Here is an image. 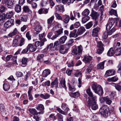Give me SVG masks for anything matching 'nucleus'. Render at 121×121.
Segmentation results:
<instances>
[{
  "label": "nucleus",
  "mask_w": 121,
  "mask_h": 121,
  "mask_svg": "<svg viewBox=\"0 0 121 121\" xmlns=\"http://www.w3.org/2000/svg\"><path fill=\"white\" fill-rule=\"evenodd\" d=\"M19 42L18 40V38L17 36H16L13 40V42L12 44L13 46V47H17L18 45V43Z\"/></svg>",
  "instance_id": "nucleus-22"
},
{
  "label": "nucleus",
  "mask_w": 121,
  "mask_h": 121,
  "mask_svg": "<svg viewBox=\"0 0 121 121\" xmlns=\"http://www.w3.org/2000/svg\"><path fill=\"white\" fill-rule=\"evenodd\" d=\"M69 45L67 44L61 45L60 47V52L63 54L67 53L69 49Z\"/></svg>",
  "instance_id": "nucleus-4"
},
{
  "label": "nucleus",
  "mask_w": 121,
  "mask_h": 121,
  "mask_svg": "<svg viewBox=\"0 0 121 121\" xmlns=\"http://www.w3.org/2000/svg\"><path fill=\"white\" fill-rule=\"evenodd\" d=\"M85 29L84 27H81L78 29L76 33V36H79L82 35L85 31Z\"/></svg>",
  "instance_id": "nucleus-13"
},
{
  "label": "nucleus",
  "mask_w": 121,
  "mask_h": 121,
  "mask_svg": "<svg viewBox=\"0 0 121 121\" xmlns=\"http://www.w3.org/2000/svg\"><path fill=\"white\" fill-rule=\"evenodd\" d=\"M27 19V17L26 15L22 16L21 18V20L24 22H26Z\"/></svg>",
  "instance_id": "nucleus-48"
},
{
  "label": "nucleus",
  "mask_w": 121,
  "mask_h": 121,
  "mask_svg": "<svg viewBox=\"0 0 121 121\" xmlns=\"http://www.w3.org/2000/svg\"><path fill=\"white\" fill-rule=\"evenodd\" d=\"M27 47L29 48V51L31 52H33L36 49V46L33 44H29L27 46Z\"/></svg>",
  "instance_id": "nucleus-10"
},
{
  "label": "nucleus",
  "mask_w": 121,
  "mask_h": 121,
  "mask_svg": "<svg viewBox=\"0 0 121 121\" xmlns=\"http://www.w3.org/2000/svg\"><path fill=\"white\" fill-rule=\"evenodd\" d=\"M115 72L114 69L109 70L106 71L105 76L106 77L115 74Z\"/></svg>",
  "instance_id": "nucleus-11"
},
{
  "label": "nucleus",
  "mask_w": 121,
  "mask_h": 121,
  "mask_svg": "<svg viewBox=\"0 0 121 121\" xmlns=\"http://www.w3.org/2000/svg\"><path fill=\"white\" fill-rule=\"evenodd\" d=\"M105 102L107 104L109 105H110L112 102L110 99L107 97H106Z\"/></svg>",
  "instance_id": "nucleus-42"
},
{
  "label": "nucleus",
  "mask_w": 121,
  "mask_h": 121,
  "mask_svg": "<svg viewBox=\"0 0 121 121\" xmlns=\"http://www.w3.org/2000/svg\"><path fill=\"white\" fill-rule=\"evenodd\" d=\"M91 97L92 98V99L93 101V102H91V103H96L97 97L96 96H94L93 95Z\"/></svg>",
  "instance_id": "nucleus-58"
},
{
  "label": "nucleus",
  "mask_w": 121,
  "mask_h": 121,
  "mask_svg": "<svg viewBox=\"0 0 121 121\" xmlns=\"http://www.w3.org/2000/svg\"><path fill=\"white\" fill-rule=\"evenodd\" d=\"M74 26L76 28H78L80 26V24L79 22H77L74 24Z\"/></svg>",
  "instance_id": "nucleus-64"
},
{
  "label": "nucleus",
  "mask_w": 121,
  "mask_h": 121,
  "mask_svg": "<svg viewBox=\"0 0 121 121\" xmlns=\"http://www.w3.org/2000/svg\"><path fill=\"white\" fill-rule=\"evenodd\" d=\"M5 7L3 5H1L0 7V12L3 13L5 11Z\"/></svg>",
  "instance_id": "nucleus-55"
},
{
  "label": "nucleus",
  "mask_w": 121,
  "mask_h": 121,
  "mask_svg": "<svg viewBox=\"0 0 121 121\" xmlns=\"http://www.w3.org/2000/svg\"><path fill=\"white\" fill-rule=\"evenodd\" d=\"M32 26L35 27L40 24V23L36 20L33 19L31 20L30 22Z\"/></svg>",
  "instance_id": "nucleus-19"
},
{
  "label": "nucleus",
  "mask_w": 121,
  "mask_h": 121,
  "mask_svg": "<svg viewBox=\"0 0 121 121\" xmlns=\"http://www.w3.org/2000/svg\"><path fill=\"white\" fill-rule=\"evenodd\" d=\"M104 50V48H99V49L97 50V52L98 54H100Z\"/></svg>",
  "instance_id": "nucleus-57"
},
{
  "label": "nucleus",
  "mask_w": 121,
  "mask_h": 121,
  "mask_svg": "<svg viewBox=\"0 0 121 121\" xmlns=\"http://www.w3.org/2000/svg\"><path fill=\"white\" fill-rule=\"evenodd\" d=\"M50 73V71L49 70L45 69L43 71L42 75L43 77L45 78Z\"/></svg>",
  "instance_id": "nucleus-20"
},
{
  "label": "nucleus",
  "mask_w": 121,
  "mask_h": 121,
  "mask_svg": "<svg viewBox=\"0 0 121 121\" xmlns=\"http://www.w3.org/2000/svg\"><path fill=\"white\" fill-rule=\"evenodd\" d=\"M13 15V12L11 11L8 12L6 14V17L7 18H9L12 17Z\"/></svg>",
  "instance_id": "nucleus-30"
},
{
  "label": "nucleus",
  "mask_w": 121,
  "mask_h": 121,
  "mask_svg": "<svg viewBox=\"0 0 121 121\" xmlns=\"http://www.w3.org/2000/svg\"><path fill=\"white\" fill-rule=\"evenodd\" d=\"M42 27L40 24L35 27V30L37 32L39 33L42 30Z\"/></svg>",
  "instance_id": "nucleus-29"
},
{
  "label": "nucleus",
  "mask_w": 121,
  "mask_h": 121,
  "mask_svg": "<svg viewBox=\"0 0 121 121\" xmlns=\"http://www.w3.org/2000/svg\"><path fill=\"white\" fill-rule=\"evenodd\" d=\"M60 83L62 87L64 88L65 90H66L67 87L66 86L65 80H63L61 81L60 82Z\"/></svg>",
  "instance_id": "nucleus-43"
},
{
  "label": "nucleus",
  "mask_w": 121,
  "mask_h": 121,
  "mask_svg": "<svg viewBox=\"0 0 121 121\" xmlns=\"http://www.w3.org/2000/svg\"><path fill=\"white\" fill-rule=\"evenodd\" d=\"M114 23V21L112 19L109 20L106 25V28L107 30H110Z\"/></svg>",
  "instance_id": "nucleus-9"
},
{
  "label": "nucleus",
  "mask_w": 121,
  "mask_h": 121,
  "mask_svg": "<svg viewBox=\"0 0 121 121\" xmlns=\"http://www.w3.org/2000/svg\"><path fill=\"white\" fill-rule=\"evenodd\" d=\"M13 0H6L5 2L3 3H5L8 8H12L13 6Z\"/></svg>",
  "instance_id": "nucleus-7"
},
{
  "label": "nucleus",
  "mask_w": 121,
  "mask_h": 121,
  "mask_svg": "<svg viewBox=\"0 0 121 121\" xmlns=\"http://www.w3.org/2000/svg\"><path fill=\"white\" fill-rule=\"evenodd\" d=\"M114 53L113 49V48H111L109 50L107 53V54L108 56H111L113 55Z\"/></svg>",
  "instance_id": "nucleus-26"
},
{
  "label": "nucleus",
  "mask_w": 121,
  "mask_h": 121,
  "mask_svg": "<svg viewBox=\"0 0 121 121\" xmlns=\"http://www.w3.org/2000/svg\"><path fill=\"white\" fill-rule=\"evenodd\" d=\"M70 95L71 97L76 98L79 96L80 94L78 92H76L74 93H71L70 94Z\"/></svg>",
  "instance_id": "nucleus-33"
},
{
  "label": "nucleus",
  "mask_w": 121,
  "mask_h": 121,
  "mask_svg": "<svg viewBox=\"0 0 121 121\" xmlns=\"http://www.w3.org/2000/svg\"><path fill=\"white\" fill-rule=\"evenodd\" d=\"M78 50H77L76 46H73V49L72 52L73 55H77L78 54L80 55L82 53L83 48L82 46L80 45L77 47Z\"/></svg>",
  "instance_id": "nucleus-2"
},
{
  "label": "nucleus",
  "mask_w": 121,
  "mask_h": 121,
  "mask_svg": "<svg viewBox=\"0 0 121 121\" xmlns=\"http://www.w3.org/2000/svg\"><path fill=\"white\" fill-rule=\"evenodd\" d=\"M26 36L28 40H30L31 39V36L29 32H28L26 33Z\"/></svg>",
  "instance_id": "nucleus-52"
},
{
  "label": "nucleus",
  "mask_w": 121,
  "mask_h": 121,
  "mask_svg": "<svg viewBox=\"0 0 121 121\" xmlns=\"http://www.w3.org/2000/svg\"><path fill=\"white\" fill-rule=\"evenodd\" d=\"M86 92L87 94L90 97L92 96L93 93L91 91L90 88H88L86 90Z\"/></svg>",
  "instance_id": "nucleus-41"
},
{
  "label": "nucleus",
  "mask_w": 121,
  "mask_h": 121,
  "mask_svg": "<svg viewBox=\"0 0 121 121\" xmlns=\"http://www.w3.org/2000/svg\"><path fill=\"white\" fill-rule=\"evenodd\" d=\"M110 15H112V14L116 16H117V12L116 10L113 9H112L109 12Z\"/></svg>",
  "instance_id": "nucleus-44"
},
{
  "label": "nucleus",
  "mask_w": 121,
  "mask_h": 121,
  "mask_svg": "<svg viewBox=\"0 0 121 121\" xmlns=\"http://www.w3.org/2000/svg\"><path fill=\"white\" fill-rule=\"evenodd\" d=\"M16 75L17 77H20L22 76L23 74L22 72H17Z\"/></svg>",
  "instance_id": "nucleus-59"
},
{
  "label": "nucleus",
  "mask_w": 121,
  "mask_h": 121,
  "mask_svg": "<svg viewBox=\"0 0 121 121\" xmlns=\"http://www.w3.org/2000/svg\"><path fill=\"white\" fill-rule=\"evenodd\" d=\"M91 87L92 89L96 94H98L100 96L103 95V89L100 85L96 83H94L91 85Z\"/></svg>",
  "instance_id": "nucleus-1"
},
{
  "label": "nucleus",
  "mask_w": 121,
  "mask_h": 121,
  "mask_svg": "<svg viewBox=\"0 0 121 121\" xmlns=\"http://www.w3.org/2000/svg\"><path fill=\"white\" fill-rule=\"evenodd\" d=\"M58 121H63V117L62 115L59 114H57Z\"/></svg>",
  "instance_id": "nucleus-51"
},
{
  "label": "nucleus",
  "mask_w": 121,
  "mask_h": 121,
  "mask_svg": "<svg viewBox=\"0 0 121 121\" xmlns=\"http://www.w3.org/2000/svg\"><path fill=\"white\" fill-rule=\"evenodd\" d=\"M90 13V11L88 9H86L82 13V14L84 16H88Z\"/></svg>",
  "instance_id": "nucleus-34"
},
{
  "label": "nucleus",
  "mask_w": 121,
  "mask_h": 121,
  "mask_svg": "<svg viewBox=\"0 0 121 121\" xmlns=\"http://www.w3.org/2000/svg\"><path fill=\"white\" fill-rule=\"evenodd\" d=\"M106 61L104 60V61L100 63L99 64L97 65V67L99 69H103L104 68V62Z\"/></svg>",
  "instance_id": "nucleus-27"
},
{
  "label": "nucleus",
  "mask_w": 121,
  "mask_h": 121,
  "mask_svg": "<svg viewBox=\"0 0 121 121\" xmlns=\"http://www.w3.org/2000/svg\"><path fill=\"white\" fill-rule=\"evenodd\" d=\"M76 0H62V2L63 3H67L68 5L70 4L71 3H73Z\"/></svg>",
  "instance_id": "nucleus-40"
},
{
  "label": "nucleus",
  "mask_w": 121,
  "mask_h": 121,
  "mask_svg": "<svg viewBox=\"0 0 121 121\" xmlns=\"http://www.w3.org/2000/svg\"><path fill=\"white\" fill-rule=\"evenodd\" d=\"M93 25L92 22H89L86 25V29H89L91 28Z\"/></svg>",
  "instance_id": "nucleus-49"
},
{
  "label": "nucleus",
  "mask_w": 121,
  "mask_h": 121,
  "mask_svg": "<svg viewBox=\"0 0 121 121\" xmlns=\"http://www.w3.org/2000/svg\"><path fill=\"white\" fill-rule=\"evenodd\" d=\"M118 79L117 77H113L110 79V80L113 82H115L117 81Z\"/></svg>",
  "instance_id": "nucleus-62"
},
{
  "label": "nucleus",
  "mask_w": 121,
  "mask_h": 121,
  "mask_svg": "<svg viewBox=\"0 0 121 121\" xmlns=\"http://www.w3.org/2000/svg\"><path fill=\"white\" fill-rule=\"evenodd\" d=\"M58 79L57 78H56L54 81L51 83V88H53L54 86H55L56 88H57L58 87Z\"/></svg>",
  "instance_id": "nucleus-16"
},
{
  "label": "nucleus",
  "mask_w": 121,
  "mask_h": 121,
  "mask_svg": "<svg viewBox=\"0 0 121 121\" xmlns=\"http://www.w3.org/2000/svg\"><path fill=\"white\" fill-rule=\"evenodd\" d=\"M54 16H53L48 19L47 21L48 23L49 24H51L54 20Z\"/></svg>",
  "instance_id": "nucleus-47"
},
{
  "label": "nucleus",
  "mask_w": 121,
  "mask_h": 121,
  "mask_svg": "<svg viewBox=\"0 0 121 121\" xmlns=\"http://www.w3.org/2000/svg\"><path fill=\"white\" fill-rule=\"evenodd\" d=\"M78 36H76V34H74L72 32H71L69 35V37L70 38L75 37L76 38Z\"/></svg>",
  "instance_id": "nucleus-53"
},
{
  "label": "nucleus",
  "mask_w": 121,
  "mask_h": 121,
  "mask_svg": "<svg viewBox=\"0 0 121 121\" xmlns=\"http://www.w3.org/2000/svg\"><path fill=\"white\" fill-rule=\"evenodd\" d=\"M67 39V37L65 36H64L61 37L59 39V42L61 44L64 43Z\"/></svg>",
  "instance_id": "nucleus-25"
},
{
  "label": "nucleus",
  "mask_w": 121,
  "mask_h": 121,
  "mask_svg": "<svg viewBox=\"0 0 121 121\" xmlns=\"http://www.w3.org/2000/svg\"><path fill=\"white\" fill-rule=\"evenodd\" d=\"M23 10L25 12L28 13L29 14H31L32 13L31 10L29 9L27 6H24L23 7Z\"/></svg>",
  "instance_id": "nucleus-24"
},
{
  "label": "nucleus",
  "mask_w": 121,
  "mask_h": 121,
  "mask_svg": "<svg viewBox=\"0 0 121 121\" xmlns=\"http://www.w3.org/2000/svg\"><path fill=\"white\" fill-rule=\"evenodd\" d=\"M53 46V44L50 43L47 47V49L49 51L50 50H52V49L53 48L52 47Z\"/></svg>",
  "instance_id": "nucleus-56"
},
{
  "label": "nucleus",
  "mask_w": 121,
  "mask_h": 121,
  "mask_svg": "<svg viewBox=\"0 0 121 121\" xmlns=\"http://www.w3.org/2000/svg\"><path fill=\"white\" fill-rule=\"evenodd\" d=\"M90 18L88 16H85L82 18V23H84L87 21Z\"/></svg>",
  "instance_id": "nucleus-37"
},
{
  "label": "nucleus",
  "mask_w": 121,
  "mask_h": 121,
  "mask_svg": "<svg viewBox=\"0 0 121 121\" xmlns=\"http://www.w3.org/2000/svg\"><path fill=\"white\" fill-rule=\"evenodd\" d=\"M35 45L36 47L38 46L41 47L44 44V43L43 41H41L40 42L39 41H37L35 42Z\"/></svg>",
  "instance_id": "nucleus-38"
},
{
  "label": "nucleus",
  "mask_w": 121,
  "mask_h": 121,
  "mask_svg": "<svg viewBox=\"0 0 121 121\" xmlns=\"http://www.w3.org/2000/svg\"><path fill=\"white\" fill-rule=\"evenodd\" d=\"M69 20L70 17L68 15L65 14L63 16V20L62 21L65 23H67L69 22Z\"/></svg>",
  "instance_id": "nucleus-15"
},
{
  "label": "nucleus",
  "mask_w": 121,
  "mask_h": 121,
  "mask_svg": "<svg viewBox=\"0 0 121 121\" xmlns=\"http://www.w3.org/2000/svg\"><path fill=\"white\" fill-rule=\"evenodd\" d=\"M55 15L56 17L58 20L62 21L63 20V17H61L60 15L57 13H55Z\"/></svg>",
  "instance_id": "nucleus-45"
},
{
  "label": "nucleus",
  "mask_w": 121,
  "mask_h": 121,
  "mask_svg": "<svg viewBox=\"0 0 121 121\" xmlns=\"http://www.w3.org/2000/svg\"><path fill=\"white\" fill-rule=\"evenodd\" d=\"M121 49L120 48H118L116 49L115 51V54L116 56H118L121 54Z\"/></svg>",
  "instance_id": "nucleus-36"
},
{
  "label": "nucleus",
  "mask_w": 121,
  "mask_h": 121,
  "mask_svg": "<svg viewBox=\"0 0 121 121\" xmlns=\"http://www.w3.org/2000/svg\"><path fill=\"white\" fill-rule=\"evenodd\" d=\"M27 25H24L21 28V30L22 32H24L28 27Z\"/></svg>",
  "instance_id": "nucleus-60"
},
{
  "label": "nucleus",
  "mask_w": 121,
  "mask_h": 121,
  "mask_svg": "<svg viewBox=\"0 0 121 121\" xmlns=\"http://www.w3.org/2000/svg\"><path fill=\"white\" fill-rule=\"evenodd\" d=\"M13 25V20L10 19L5 23L4 24V27L6 28H9Z\"/></svg>",
  "instance_id": "nucleus-5"
},
{
  "label": "nucleus",
  "mask_w": 121,
  "mask_h": 121,
  "mask_svg": "<svg viewBox=\"0 0 121 121\" xmlns=\"http://www.w3.org/2000/svg\"><path fill=\"white\" fill-rule=\"evenodd\" d=\"M40 96L41 98L47 99H48L50 96V95L47 93H45L44 94H41L40 95Z\"/></svg>",
  "instance_id": "nucleus-21"
},
{
  "label": "nucleus",
  "mask_w": 121,
  "mask_h": 121,
  "mask_svg": "<svg viewBox=\"0 0 121 121\" xmlns=\"http://www.w3.org/2000/svg\"><path fill=\"white\" fill-rule=\"evenodd\" d=\"M44 56L43 54H39L37 57V59L40 62H42L43 61V58Z\"/></svg>",
  "instance_id": "nucleus-35"
},
{
  "label": "nucleus",
  "mask_w": 121,
  "mask_h": 121,
  "mask_svg": "<svg viewBox=\"0 0 121 121\" xmlns=\"http://www.w3.org/2000/svg\"><path fill=\"white\" fill-rule=\"evenodd\" d=\"M29 111L31 114L34 115H37L38 114H43L44 113L43 111L39 112H38L35 109L33 108L29 109Z\"/></svg>",
  "instance_id": "nucleus-8"
},
{
  "label": "nucleus",
  "mask_w": 121,
  "mask_h": 121,
  "mask_svg": "<svg viewBox=\"0 0 121 121\" xmlns=\"http://www.w3.org/2000/svg\"><path fill=\"white\" fill-rule=\"evenodd\" d=\"M10 87V86L7 83H5L3 85V88L5 91H7L9 90Z\"/></svg>",
  "instance_id": "nucleus-31"
},
{
  "label": "nucleus",
  "mask_w": 121,
  "mask_h": 121,
  "mask_svg": "<svg viewBox=\"0 0 121 121\" xmlns=\"http://www.w3.org/2000/svg\"><path fill=\"white\" fill-rule=\"evenodd\" d=\"M88 103L89 105H91V108L92 110H95L98 109V106L97 103H91V100L89 99L88 101Z\"/></svg>",
  "instance_id": "nucleus-6"
},
{
  "label": "nucleus",
  "mask_w": 121,
  "mask_h": 121,
  "mask_svg": "<svg viewBox=\"0 0 121 121\" xmlns=\"http://www.w3.org/2000/svg\"><path fill=\"white\" fill-rule=\"evenodd\" d=\"M5 19V15H0V21H3Z\"/></svg>",
  "instance_id": "nucleus-63"
},
{
  "label": "nucleus",
  "mask_w": 121,
  "mask_h": 121,
  "mask_svg": "<svg viewBox=\"0 0 121 121\" xmlns=\"http://www.w3.org/2000/svg\"><path fill=\"white\" fill-rule=\"evenodd\" d=\"M27 61V58H23L22 59V66L23 67H25L26 66Z\"/></svg>",
  "instance_id": "nucleus-32"
},
{
  "label": "nucleus",
  "mask_w": 121,
  "mask_h": 121,
  "mask_svg": "<svg viewBox=\"0 0 121 121\" xmlns=\"http://www.w3.org/2000/svg\"><path fill=\"white\" fill-rule=\"evenodd\" d=\"M55 8L57 11H58L59 12L63 13L65 11V9L63 5H60L56 6Z\"/></svg>",
  "instance_id": "nucleus-14"
},
{
  "label": "nucleus",
  "mask_w": 121,
  "mask_h": 121,
  "mask_svg": "<svg viewBox=\"0 0 121 121\" xmlns=\"http://www.w3.org/2000/svg\"><path fill=\"white\" fill-rule=\"evenodd\" d=\"M108 32L105 31L103 34V37L104 39H106L108 37Z\"/></svg>",
  "instance_id": "nucleus-61"
},
{
  "label": "nucleus",
  "mask_w": 121,
  "mask_h": 121,
  "mask_svg": "<svg viewBox=\"0 0 121 121\" xmlns=\"http://www.w3.org/2000/svg\"><path fill=\"white\" fill-rule=\"evenodd\" d=\"M92 59V57L90 56L86 55L84 56L83 61L85 62L88 63Z\"/></svg>",
  "instance_id": "nucleus-17"
},
{
  "label": "nucleus",
  "mask_w": 121,
  "mask_h": 121,
  "mask_svg": "<svg viewBox=\"0 0 121 121\" xmlns=\"http://www.w3.org/2000/svg\"><path fill=\"white\" fill-rule=\"evenodd\" d=\"M36 108L39 111H41L44 110V109L43 105L42 104H39L37 105Z\"/></svg>",
  "instance_id": "nucleus-28"
},
{
  "label": "nucleus",
  "mask_w": 121,
  "mask_h": 121,
  "mask_svg": "<svg viewBox=\"0 0 121 121\" xmlns=\"http://www.w3.org/2000/svg\"><path fill=\"white\" fill-rule=\"evenodd\" d=\"M90 16L93 19H96L98 17L99 14L97 12L94 11L93 10H92L90 15Z\"/></svg>",
  "instance_id": "nucleus-18"
},
{
  "label": "nucleus",
  "mask_w": 121,
  "mask_h": 121,
  "mask_svg": "<svg viewBox=\"0 0 121 121\" xmlns=\"http://www.w3.org/2000/svg\"><path fill=\"white\" fill-rule=\"evenodd\" d=\"M103 44L102 42L100 41L97 42V46L100 48H102L103 47Z\"/></svg>",
  "instance_id": "nucleus-46"
},
{
  "label": "nucleus",
  "mask_w": 121,
  "mask_h": 121,
  "mask_svg": "<svg viewBox=\"0 0 121 121\" xmlns=\"http://www.w3.org/2000/svg\"><path fill=\"white\" fill-rule=\"evenodd\" d=\"M14 10L17 13H20L22 10L21 6L19 4L16 5L14 8Z\"/></svg>",
  "instance_id": "nucleus-23"
},
{
  "label": "nucleus",
  "mask_w": 121,
  "mask_h": 121,
  "mask_svg": "<svg viewBox=\"0 0 121 121\" xmlns=\"http://www.w3.org/2000/svg\"><path fill=\"white\" fill-rule=\"evenodd\" d=\"M100 30V28L98 27H97L96 28L93 29L92 31V36L94 37H97L98 35V33Z\"/></svg>",
  "instance_id": "nucleus-12"
},
{
  "label": "nucleus",
  "mask_w": 121,
  "mask_h": 121,
  "mask_svg": "<svg viewBox=\"0 0 121 121\" xmlns=\"http://www.w3.org/2000/svg\"><path fill=\"white\" fill-rule=\"evenodd\" d=\"M68 86L69 87V91H73L75 90L76 88L74 86L68 84Z\"/></svg>",
  "instance_id": "nucleus-39"
},
{
  "label": "nucleus",
  "mask_w": 121,
  "mask_h": 121,
  "mask_svg": "<svg viewBox=\"0 0 121 121\" xmlns=\"http://www.w3.org/2000/svg\"><path fill=\"white\" fill-rule=\"evenodd\" d=\"M50 82L49 80H48L47 81L43 83L42 84V86H49L50 85Z\"/></svg>",
  "instance_id": "nucleus-50"
},
{
  "label": "nucleus",
  "mask_w": 121,
  "mask_h": 121,
  "mask_svg": "<svg viewBox=\"0 0 121 121\" xmlns=\"http://www.w3.org/2000/svg\"><path fill=\"white\" fill-rule=\"evenodd\" d=\"M100 112L104 117H106L108 116V109L106 106H104L101 107L99 109Z\"/></svg>",
  "instance_id": "nucleus-3"
},
{
  "label": "nucleus",
  "mask_w": 121,
  "mask_h": 121,
  "mask_svg": "<svg viewBox=\"0 0 121 121\" xmlns=\"http://www.w3.org/2000/svg\"><path fill=\"white\" fill-rule=\"evenodd\" d=\"M25 41V40L24 38H22L20 40V42L19 44V46H21L24 45V43Z\"/></svg>",
  "instance_id": "nucleus-54"
}]
</instances>
